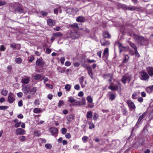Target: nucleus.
<instances>
[{
  "instance_id": "nucleus-1",
  "label": "nucleus",
  "mask_w": 153,
  "mask_h": 153,
  "mask_svg": "<svg viewBox=\"0 0 153 153\" xmlns=\"http://www.w3.org/2000/svg\"><path fill=\"white\" fill-rule=\"evenodd\" d=\"M22 91L25 94H27L30 92V94L32 95L34 94L36 90V87L31 88L30 85H22Z\"/></svg>"
},
{
  "instance_id": "nucleus-2",
  "label": "nucleus",
  "mask_w": 153,
  "mask_h": 153,
  "mask_svg": "<svg viewBox=\"0 0 153 153\" xmlns=\"http://www.w3.org/2000/svg\"><path fill=\"white\" fill-rule=\"evenodd\" d=\"M134 40H135L136 42L140 43L142 45H145V42L146 41L144 40L143 37L138 36H135V35Z\"/></svg>"
},
{
  "instance_id": "nucleus-3",
  "label": "nucleus",
  "mask_w": 153,
  "mask_h": 153,
  "mask_svg": "<svg viewBox=\"0 0 153 153\" xmlns=\"http://www.w3.org/2000/svg\"><path fill=\"white\" fill-rule=\"evenodd\" d=\"M69 101L72 103V105L73 106H78L81 105V103L78 101H76L72 97H70L68 98Z\"/></svg>"
},
{
  "instance_id": "nucleus-4",
  "label": "nucleus",
  "mask_w": 153,
  "mask_h": 153,
  "mask_svg": "<svg viewBox=\"0 0 153 153\" xmlns=\"http://www.w3.org/2000/svg\"><path fill=\"white\" fill-rule=\"evenodd\" d=\"M67 12L71 14H73L76 13L79 11L78 9L76 8H68L66 10Z\"/></svg>"
},
{
  "instance_id": "nucleus-5",
  "label": "nucleus",
  "mask_w": 153,
  "mask_h": 153,
  "mask_svg": "<svg viewBox=\"0 0 153 153\" xmlns=\"http://www.w3.org/2000/svg\"><path fill=\"white\" fill-rule=\"evenodd\" d=\"M141 79L144 80L148 79L149 78V76L147 73L144 71H141L140 72Z\"/></svg>"
},
{
  "instance_id": "nucleus-6",
  "label": "nucleus",
  "mask_w": 153,
  "mask_h": 153,
  "mask_svg": "<svg viewBox=\"0 0 153 153\" xmlns=\"http://www.w3.org/2000/svg\"><path fill=\"white\" fill-rule=\"evenodd\" d=\"M113 84V83H111L110 84H111V85H110L108 87V88L110 89H111V91H113L115 90H116L118 91H120L121 90L120 88V85H119V88L118 87L119 86H117V85H115V86H113L112 85Z\"/></svg>"
},
{
  "instance_id": "nucleus-7",
  "label": "nucleus",
  "mask_w": 153,
  "mask_h": 153,
  "mask_svg": "<svg viewBox=\"0 0 153 153\" xmlns=\"http://www.w3.org/2000/svg\"><path fill=\"white\" fill-rule=\"evenodd\" d=\"M36 64L37 66H41L43 67L45 65V63L43 59H39L36 60Z\"/></svg>"
},
{
  "instance_id": "nucleus-8",
  "label": "nucleus",
  "mask_w": 153,
  "mask_h": 153,
  "mask_svg": "<svg viewBox=\"0 0 153 153\" xmlns=\"http://www.w3.org/2000/svg\"><path fill=\"white\" fill-rule=\"evenodd\" d=\"M15 100V98L13 94L10 93L8 96V101L10 103L13 102Z\"/></svg>"
},
{
  "instance_id": "nucleus-9",
  "label": "nucleus",
  "mask_w": 153,
  "mask_h": 153,
  "mask_svg": "<svg viewBox=\"0 0 153 153\" xmlns=\"http://www.w3.org/2000/svg\"><path fill=\"white\" fill-rule=\"evenodd\" d=\"M104 78L108 80L109 82L111 83L113 79V75L111 74H105L104 75Z\"/></svg>"
},
{
  "instance_id": "nucleus-10",
  "label": "nucleus",
  "mask_w": 153,
  "mask_h": 153,
  "mask_svg": "<svg viewBox=\"0 0 153 153\" xmlns=\"http://www.w3.org/2000/svg\"><path fill=\"white\" fill-rule=\"evenodd\" d=\"M50 131L52 135L54 136L57 135L58 130L56 128H51L50 129Z\"/></svg>"
},
{
  "instance_id": "nucleus-11",
  "label": "nucleus",
  "mask_w": 153,
  "mask_h": 153,
  "mask_svg": "<svg viewBox=\"0 0 153 153\" xmlns=\"http://www.w3.org/2000/svg\"><path fill=\"white\" fill-rule=\"evenodd\" d=\"M16 133L17 135H24L25 133V130L21 128H19L16 129Z\"/></svg>"
},
{
  "instance_id": "nucleus-12",
  "label": "nucleus",
  "mask_w": 153,
  "mask_h": 153,
  "mask_svg": "<svg viewBox=\"0 0 153 153\" xmlns=\"http://www.w3.org/2000/svg\"><path fill=\"white\" fill-rule=\"evenodd\" d=\"M42 77L40 74H36L34 76V79L36 80L39 81H42Z\"/></svg>"
},
{
  "instance_id": "nucleus-13",
  "label": "nucleus",
  "mask_w": 153,
  "mask_h": 153,
  "mask_svg": "<svg viewBox=\"0 0 153 153\" xmlns=\"http://www.w3.org/2000/svg\"><path fill=\"white\" fill-rule=\"evenodd\" d=\"M146 112H145L138 119V120L137 121V122L135 126H137L138 125H139L140 124L139 123V122L144 117H145L146 115Z\"/></svg>"
},
{
  "instance_id": "nucleus-14",
  "label": "nucleus",
  "mask_w": 153,
  "mask_h": 153,
  "mask_svg": "<svg viewBox=\"0 0 153 153\" xmlns=\"http://www.w3.org/2000/svg\"><path fill=\"white\" fill-rule=\"evenodd\" d=\"M30 78L29 77H27L25 78L22 79V82L23 85L27 84L30 81Z\"/></svg>"
},
{
  "instance_id": "nucleus-15",
  "label": "nucleus",
  "mask_w": 153,
  "mask_h": 153,
  "mask_svg": "<svg viewBox=\"0 0 153 153\" xmlns=\"http://www.w3.org/2000/svg\"><path fill=\"white\" fill-rule=\"evenodd\" d=\"M47 22L48 24L50 26H54L55 24V21L51 19H48Z\"/></svg>"
},
{
  "instance_id": "nucleus-16",
  "label": "nucleus",
  "mask_w": 153,
  "mask_h": 153,
  "mask_svg": "<svg viewBox=\"0 0 153 153\" xmlns=\"http://www.w3.org/2000/svg\"><path fill=\"white\" fill-rule=\"evenodd\" d=\"M87 69L88 70V73L91 78L93 79V76H92V71L91 68L90 67H87Z\"/></svg>"
},
{
  "instance_id": "nucleus-17",
  "label": "nucleus",
  "mask_w": 153,
  "mask_h": 153,
  "mask_svg": "<svg viewBox=\"0 0 153 153\" xmlns=\"http://www.w3.org/2000/svg\"><path fill=\"white\" fill-rule=\"evenodd\" d=\"M76 21L79 22H83L85 21V18L83 16H79L76 18Z\"/></svg>"
},
{
  "instance_id": "nucleus-18",
  "label": "nucleus",
  "mask_w": 153,
  "mask_h": 153,
  "mask_svg": "<svg viewBox=\"0 0 153 153\" xmlns=\"http://www.w3.org/2000/svg\"><path fill=\"white\" fill-rule=\"evenodd\" d=\"M130 80L129 77H128L126 76H123L122 79V81L123 83L125 84L126 81L128 80L129 81Z\"/></svg>"
},
{
  "instance_id": "nucleus-19",
  "label": "nucleus",
  "mask_w": 153,
  "mask_h": 153,
  "mask_svg": "<svg viewBox=\"0 0 153 153\" xmlns=\"http://www.w3.org/2000/svg\"><path fill=\"white\" fill-rule=\"evenodd\" d=\"M127 103L130 109H133L134 108V104L131 101L128 100L127 101Z\"/></svg>"
},
{
  "instance_id": "nucleus-20",
  "label": "nucleus",
  "mask_w": 153,
  "mask_h": 153,
  "mask_svg": "<svg viewBox=\"0 0 153 153\" xmlns=\"http://www.w3.org/2000/svg\"><path fill=\"white\" fill-rule=\"evenodd\" d=\"M84 80L83 76H82L79 79V81L80 84H81L82 87L83 88L85 87V85L83 84V82Z\"/></svg>"
},
{
  "instance_id": "nucleus-21",
  "label": "nucleus",
  "mask_w": 153,
  "mask_h": 153,
  "mask_svg": "<svg viewBox=\"0 0 153 153\" xmlns=\"http://www.w3.org/2000/svg\"><path fill=\"white\" fill-rule=\"evenodd\" d=\"M147 70L150 76L153 75V68L149 67L148 68Z\"/></svg>"
},
{
  "instance_id": "nucleus-22",
  "label": "nucleus",
  "mask_w": 153,
  "mask_h": 153,
  "mask_svg": "<svg viewBox=\"0 0 153 153\" xmlns=\"http://www.w3.org/2000/svg\"><path fill=\"white\" fill-rule=\"evenodd\" d=\"M74 116L71 114H70L67 116L66 118L68 121H71L73 119Z\"/></svg>"
},
{
  "instance_id": "nucleus-23",
  "label": "nucleus",
  "mask_w": 153,
  "mask_h": 153,
  "mask_svg": "<svg viewBox=\"0 0 153 153\" xmlns=\"http://www.w3.org/2000/svg\"><path fill=\"white\" fill-rule=\"evenodd\" d=\"M103 36L105 38H111V36L109 33L105 31L103 33Z\"/></svg>"
},
{
  "instance_id": "nucleus-24",
  "label": "nucleus",
  "mask_w": 153,
  "mask_h": 153,
  "mask_svg": "<svg viewBox=\"0 0 153 153\" xmlns=\"http://www.w3.org/2000/svg\"><path fill=\"white\" fill-rule=\"evenodd\" d=\"M93 114L91 111H88L87 113L86 117L87 118H90L92 117Z\"/></svg>"
},
{
  "instance_id": "nucleus-25",
  "label": "nucleus",
  "mask_w": 153,
  "mask_h": 153,
  "mask_svg": "<svg viewBox=\"0 0 153 153\" xmlns=\"http://www.w3.org/2000/svg\"><path fill=\"white\" fill-rule=\"evenodd\" d=\"M53 35L56 37H60L62 35V34L59 32H58L53 33Z\"/></svg>"
},
{
  "instance_id": "nucleus-26",
  "label": "nucleus",
  "mask_w": 153,
  "mask_h": 153,
  "mask_svg": "<svg viewBox=\"0 0 153 153\" xmlns=\"http://www.w3.org/2000/svg\"><path fill=\"white\" fill-rule=\"evenodd\" d=\"M33 111L35 113H39L42 111V109L41 108H35L34 109Z\"/></svg>"
},
{
  "instance_id": "nucleus-27",
  "label": "nucleus",
  "mask_w": 153,
  "mask_h": 153,
  "mask_svg": "<svg viewBox=\"0 0 153 153\" xmlns=\"http://www.w3.org/2000/svg\"><path fill=\"white\" fill-rule=\"evenodd\" d=\"M15 61L16 63L18 64H20L22 62V59L19 57L16 58Z\"/></svg>"
},
{
  "instance_id": "nucleus-28",
  "label": "nucleus",
  "mask_w": 153,
  "mask_h": 153,
  "mask_svg": "<svg viewBox=\"0 0 153 153\" xmlns=\"http://www.w3.org/2000/svg\"><path fill=\"white\" fill-rule=\"evenodd\" d=\"M109 97L110 100H114L116 96L114 94H110L109 95Z\"/></svg>"
},
{
  "instance_id": "nucleus-29",
  "label": "nucleus",
  "mask_w": 153,
  "mask_h": 153,
  "mask_svg": "<svg viewBox=\"0 0 153 153\" xmlns=\"http://www.w3.org/2000/svg\"><path fill=\"white\" fill-rule=\"evenodd\" d=\"M87 100L89 103H91L92 102L93 100L91 96H88L87 98Z\"/></svg>"
},
{
  "instance_id": "nucleus-30",
  "label": "nucleus",
  "mask_w": 153,
  "mask_h": 153,
  "mask_svg": "<svg viewBox=\"0 0 153 153\" xmlns=\"http://www.w3.org/2000/svg\"><path fill=\"white\" fill-rule=\"evenodd\" d=\"M102 45L106 46L107 45V42H106L104 39H102L100 41Z\"/></svg>"
},
{
  "instance_id": "nucleus-31",
  "label": "nucleus",
  "mask_w": 153,
  "mask_h": 153,
  "mask_svg": "<svg viewBox=\"0 0 153 153\" xmlns=\"http://www.w3.org/2000/svg\"><path fill=\"white\" fill-rule=\"evenodd\" d=\"M8 93L7 91L6 90L3 89L1 91V94L2 95L4 96H6L7 95Z\"/></svg>"
},
{
  "instance_id": "nucleus-32",
  "label": "nucleus",
  "mask_w": 153,
  "mask_h": 153,
  "mask_svg": "<svg viewBox=\"0 0 153 153\" xmlns=\"http://www.w3.org/2000/svg\"><path fill=\"white\" fill-rule=\"evenodd\" d=\"M71 88V85L69 84H67L65 85V88L67 91H69L70 90Z\"/></svg>"
},
{
  "instance_id": "nucleus-33",
  "label": "nucleus",
  "mask_w": 153,
  "mask_h": 153,
  "mask_svg": "<svg viewBox=\"0 0 153 153\" xmlns=\"http://www.w3.org/2000/svg\"><path fill=\"white\" fill-rule=\"evenodd\" d=\"M134 55L135 56L137 57H139L140 56L139 54L137 52V50L136 49V48L134 47Z\"/></svg>"
},
{
  "instance_id": "nucleus-34",
  "label": "nucleus",
  "mask_w": 153,
  "mask_h": 153,
  "mask_svg": "<svg viewBox=\"0 0 153 153\" xmlns=\"http://www.w3.org/2000/svg\"><path fill=\"white\" fill-rule=\"evenodd\" d=\"M88 138V137L86 136H85L82 137V140L84 143H85L87 142Z\"/></svg>"
},
{
  "instance_id": "nucleus-35",
  "label": "nucleus",
  "mask_w": 153,
  "mask_h": 153,
  "mask_svg": "<svg viewBox=\"0 0 153 153\" xmlns=\"http://www.w3.org/2000/svg\"><path fill=\"white\" fill-rule=\"evenodd\" d=\"M108 48H106L104 50L103 53V56H105L106 54L108 53Z\"/></svg>"
},
{
  "instance_id": "nucleus-36",
  "label": "nucleus",
  "mask_w": 153,
  "mask_h": 153,
  "mask_svg": "<svg viewBox=\"0 0 153 153\" xmlns=\"http://www.w3.org/2000/svg\"><path fill=\"white\" fill-rule=\"evenodd\" d=\"M98 117V115L97 113H94V116L93 117V120H96Z\"/></svg>"
},
{
  "instance_id": "nucleus-37",
  "label": "nucleus",
  "mask_w": 153,
  "mask_h": 153,
  "mask_svg": "<svg viewBox=\"0 0 153 153\" xmlns=\"http://www.w3.org/2000/svg\"><path fill=\"white\" fill-rule=\"evenodd\" d=\"M34 135L36 136H39L40 135V133L39 131H34Z\"/></svg>"
},
{
  "instance_id": "nucleus-38",
  "label": "nucleus",
  "mask_w": 153,
  "mask_h": 153,
  "mask_svg": "<svg viewBox=\"0 0 153 153\" xmlns=\"http://www.w3.org/2000/svg\"><path fill=\"white\" fill-rule=\"evenodd\" d=\"M128 59V55H126L125 56V58L123 59V63L126 62Z\"/></svg>"
},
{
  "instance_id": "nucleus-39",
  "label": "nucleus",
  "mask_w": 153,
  "mask_h": 153,
  "mask_svg": "<svg viewBox=\"0 0 153 153\" xmlns=\"http://www.w3.org/2000/svg\"><path fill=\"white\" fill-rule=\"evenodd\" d=\"M8 108V107L7 106H0V110H6Z\"/></svg>"
},
{
  "instance_id": "nucleus-40",
  "label": "nucleus",
  "mask_w": 153,
  "mask_h": 153,
  "mask_svg": "<svg viewBox=\"0 0 153 153\" xmlns=\"http://www.w3.org/2000/svg\"><path fill=\"white\" fill-rule=\"evenodd\" d=\"M45 146L47 149H51L52 148V145L50 143L46 144Z\"/></svg>"
},
{
  "instance_id": "nucleus-41",
  "label": "nucleus",
  "mask_w": 153,
  "mask_h": 153,
  "mask_svg": "<svg viewBox=\"0 0 153 153\" xmlns=\"http://www.w3.org/2000/svg\"><path fill=\"white\" fill-rule=\"evenodd\" d=\"M62 26H59L56 27H55L53 28V29L55 30L59 31L60 29L62 28Z\"/></svg>"
},
{
  "instance_id": "nucleus-42",
  "label": "nucleus",
  "mask_w": 153,
  "mask_h": 153,
  "mask_svg": "<svg viewBox=\"0 0 153 153\" xmlns=\"http://www.w3.org/2000/svg\"><path fill=\"white\" fill-rule=\"evenodd\" d=\"M87 61L88 62L91 63L95 62H96V61L94 60H93V59L91 60L89 59H87Z\"/></svg>"
},
{
  "instance_id": "nucleus-43",
  "label": "nucleus",
  "mask_w": 153,
  "mask_h": 153,
  "mask_svg": "<svg viewBox=\"0 0 153 153\" xmlns=\"http://www.w3.org/2000/svg\"><path fill=\"white\" fill-rule=\"evenodd\" d=\"M67 132V130L66 128H62V133L64 134L66 133Z\"/></svg>"
},
{
  "instance_id": "nucleus-44",
  "label": "nucleus",
  "mask_w": 153,
  "mask_h": 153,
  "mask_svg": "<svg viewBox=\"0 0 153 153\" xmlns=\"http://www.w3.org/2000/svg\"><path fill=\"white\" fill-rule=\"evenodd\" d=\"M41 13L42 15L43 16H47L48 14V13L47 12L43 11H41Z\"/></svg>"
},
{
  "instance_id": "nucleus-45",
  "label": "nucleus",
  "mask_w": 153,
  "mask_h": 153,
  "mask_svg": "<svg viewBox=\"0 0 153 153\" xmlns=\"http://www.w3.org/2000/svg\"><path fill=\"white\" fill-rule=\"evenodd\" d=\"M22 123L21 122H17L15 124V126L16 128H18L20 126Z\"/></svg>"
},
{
  "instance_id": "nucleus-46",
  "label": "nucleus",
  "mask_w": 153,
  "mask_h": 153,
  "mask_svg": "<svg viewBox=\"0 0 153 153\" xmlns=\"http://www.w3.org/2000/svg\"><path fill=\"white\" fill-rule=\"evenodd\" d=\"M137 100L139 102H142L143 101V99L141 97H139L137 98Z\"/></svg>"
},
{
  "instance_id": "nucleus-47",
  "label": "nucleus",
  "mask_w": 153,
  "mask_h": 153,
  "mask_svg": "<svg viewBox=\"0 0 153 153\" xmlns=\"http://www.w3.org/2000/svg\"><path fill=\"white\" fill-rule=\"evenodd\" d=\"M20 140L22 141H25L26 139V137L25 136H22L19 138Z\"/></svg>"
},
{
  "instance_id": "nucleus-48",
  "label": "nucleus",
  "mask_w": 153,
  "mask_h": 153,
  "mask_svg": "<svg viewBox=\"0 0 153 153\" xmlns=\"http://www.w3.org/2000/svg\"><path fill=\"white\" fill-rule=\"evenodd\" d=\"M71 64V62H70L66 61L65 63V65L66 66H69Z\"/></svg>"
},
{
  "instance_id": "nucleus-49",
  "label": "nucleus",
  "mask_w": 153,
  "mask_h": 153,
  "mask_svg": "<svg viewBox=\"0 0 153 153\" xmlns=\"http://www.w3.org/2000/svg\"><path fill=\"white\" fill-rule=\"evenodd\" d=\"M65 58L64 57H62L60 59V61L61 64H63L64 63V62L65 61Z\"/></svg>"
},
{
  "instance_id": "nucleus-50",
  "label": "nucleus",
  "mask_w": 153,
  "mask_h": 153,
  "mask_svg": "<svg viewBox=\"0 0 153 153\" xmlns=\"http://www.w3.org/2000/svg\"><path fill=\"white\" fill-rule=\"evenodd\" d=\"M146 92H148L149 93H150L152 92L150 88L149 87H148L146 88Z\"/></svg>"
},
{
  "instance_id": "nucleus-51",
  "label": "nucleus",
  "mask_w": 153,
  "mask_h": 153,
  "mask_svg": "<svg viewBox=\"0 0 153 153\" xmlns=\"http://www.w3.org/2000/svg\"><path fill=\"white\" fill-rule=\"evenodd\" d=\"M42 79H44V83H45L46 82H47V81H48V78H47L46 77H45V76L43 77Z\"/></svg>"
},
{
  "instance_id": "nucleus-52",
  "label": "nucleus",
  "mask_w": 153,
  "mask_h": 153,
  "mask_svg": "<svg viewBox=\"0 0 153 153\" xmlns=\"http://www.w3.org/2000/svg\"><path fill=\"white\" fill-rule=\"evenodd\" d=\"M75 89L77 90H79L80 89V86L78 84L76 85L74 87Z\"/></svg>"
},
{
  "instance_id": "nucleus-53",
  "label": "nucleus",
  "mask_w": 153,
  "mask_h": 153,
  "mask_svg": "<svg viewBox=\"0 0 153 153\" xmlns=\"http://www.w3.org/2000/svg\"><path fill=\"white\" fill-rule=\"evenodd\" d=\"M149 117L150 119H152L153 118V109L150 113Z\"/></svg>"
},
{
  "instance_id": "nucleus-54",
  "label": "nucleus",
  "mask_w": 153,
  "mask_h": 153,
  "mask_svg": "<svg viewBox=\"0 0 153 153\" xmlns=\"http://www.w3.org/2000/svg\"><path fill=\"white\" fill-rule=\"evenodd\" d=\"M71 26L73 27H75L76 28H78L79 27L78 24L76 23H74L71 25Z\"/></svg>"
},
{
  "instance_id": "nucleus-55",
  "label": "nucleus",
  "mask_w": 153,
  "mask_h": 153,
  "mask_svg": "<svg viewBox=\"0 0 153 153\" xmlns=\"http://www.w3.org/2000/svg\"><path fill=\"white\" fill-rule=\"evenodd\" d=\"M64 103V102L63 101L61 100H59V102L58 103V106L59 107H60L62 105V104Z\"/></svg>"
},
{
  "instance_id": "nucleus-56",
  "label": "nucleus",
  "mask_w": 153,
  "mask_h": 153,
  "mask_svg": "<svg viewBox=\"0 0 153 153\" xmlns=\"http://www.w3.org/2000/svg\"><path fill=\"white\" fill-rule=\"evenodd\" d=\"M89 124L90 125L89 126V128L90 129H92L93 128H94V124H91V123H89Z\"/></svg>"
},
{
  "instance_id": "nucleus-57",
  "label": "nucleus",
  "mask_w": 153,
  "mask_h": 153,
  "mask_svg": "<svg viewBox=\"0 0 153 153\" xmlns=\"http://www.w3.org/2000/svg\"><path fill=\"white\" fill-rule=\"evenodd\" d=\"M6 48L4 45H1V46L0 50L1 51H4L5 50Z\"/></svg>"
},
{
  "instance_id": "nucleus-58",
  "label": "nucleus",
  "mask_w": 153,
  "mask_h": 153,
  "mask_svg": "<svg viewBox=\"0 0 153 153\" xmlns=\"http://www.w3.org/2000/svg\"><path fill=\"white\" fill-rule=\"evenodd\" d=\"M17 95L19 97H21L23 96V94L22 92H19L17 94Z\"/></svg>"
},
{
  "instance_id": "nucleus-59",
  "label": "nucleus",
  "mask_w": 153,
  "mask_h": 153,
  "mask_svg": "<svg viewBox=\"0 0 153 153\" xmlns=\"http://www.w3.org/2000/svg\"><path fill=\"white\" fill-rule=\"evenodd\" d=\"M18 105L19 107H21L23 105V103L22 100H20L18 102Z\"/></svg>"
},
{
  "instance_id": "nucleus-60",
  "label": "nucleus",
  "mask_w": 153,
  "mask_h": 153,
  "mask_svg": "<svg viewBox=\"0 0 153 153\" xmlns=\"http://www.w3.org/2000/svg\"><path fill=\"white\" fill-rule=\"evenodd\" d=\"M125 7L127 10H133L134 9V8H133V7H127L126 6Z\"/></svg>"
},
{
  "instance_id": "nucleus-61",
  "label": "nucleus",
  "mask_w": 153,
  "mask_h": 153,
  "mask_svg": "<svg viewBox=\"0 0 153 153\" xmlns=\"http://www.w3.org/2000/svg\"><path fill=\"white\" fill-rule=\"evenodd\" d=\"M11 47L13 48H15L16 47V46L15 44L13 43L10 45Z\"/></svg>"
},
{
  "instance_id": "nucleus-62",
  "label": "nucleus",
  "mask_w": 153,
  "mask_h": 153,
  "mask_svg": "<svg viewBox=\"0 0 153 153\" xmlns=\"http://www.w3.org/2000/svg\"><path fill=\"white\" fill-rule=\"evenodd\" d=\"M46 86L48 87L49 88H50V89H52L53 88V87L52 86V85H50V84H46Z\"/></svg>"
},
{
  "instance_id": "nucleus-63",
  "label": "nucleus",
  "mask_w": 153,
  "mask_h": 153,
  "mask_svg": "<svg viewBox=\"0 0 153 153\" xmlns=\"http://www.w3.org/2000/svg\"><path fill=\"white\" fill-rule=\"evenodd\" d=\"M65 137L69 139L71 137V135L69 133H68L65 135Z\"/></svg>"
},
{
  "instance_id": "nucleus-64",
  "label": "nucleus",
  "mask_w": 153,
  "mask_h": 153,
  "mask_svg": "<svg viewBox=\"0 0 153 153\" xmlns=\"http://www.w3.org/2000/svg\"><path fill=\"white\" fill-rule=\"evenodd\" d=\"M79 62H75L74 63V65L75 67H78L79 65Z\"/></svg>"
}]
</instances>
